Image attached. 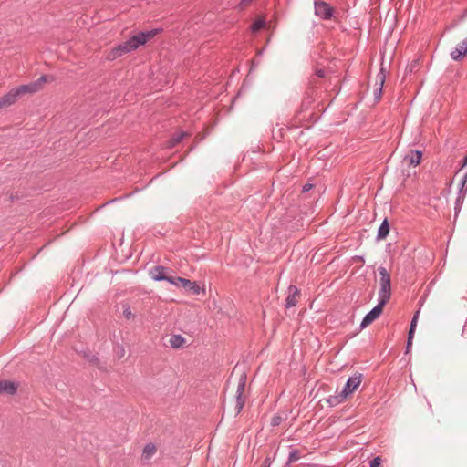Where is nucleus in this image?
<instances>
[{"mask_svg":"<svg viewBox=\"0 0 467 467\" xmlns=\"http://www.w3.org/2000/svg\"><path fill=\"white\" fill-rule=\"evenodd\" d=\"M383 94V86H379L374 90V103L379 102Z\"/></svg>","mask_w":467,"mask_h":467,"instance_id":"27","label":"nucleus"},{"mask_svg":"<svg viewBox=\"0 0 467 467\" xmlns=\"http://www.w3.org/2000/svg\"><path fill=\"white\" fill-rule=\"evenodd\" d=\"M315 15L323 20H330L334 17L335 8L324 0L314 1Z\"/></svg>","mask_w":467,"mask_h":467,"instance_id":"4","label":"nucleus"},{"mask_svg":"<svg viewBox=\"0 0 467 467\" xmlns=\"http://www.w3.org/2000/svg\"><path fill=\"white\" fill-rule=\"evenodd\" d=\"M420 68V59H414L411 61V63L407 66L406 67V74L407 73H414L417 72Z\"/></svg>","mask_w":467,"mask_h":467,"instance_id":"25","label":"nucleus"},{"mask_svg":"<svg viewBox=\"0 0 467 467\" xmlns=\"http://www.w3.org/2000/svg\"><path fill=\"white\" fill-rule=\"evenodd\" d=\"M169 343L173 348H180L184 346L186 340L181 335H172L169 339Z\"/></svg>","mask_w":467,"mask_h":467,"instance_id":"17","label":"nucleus"},{"mask_svg":"<svg viewBox=\"0 0 467 467\" xmlns=\"http://www.w3.org/2000/svg\"><path fill=\"white\" fill-rule=\"evenodd\" d=\"M422 151L419 150H410L403 158V162L408 166H418L422 161Z\"/></svg>","mask_w":467,"mask_h":467,"instance_id":"12","label":"nucleus"},{"mask_svg":"<svg viewBox=\"0 0 467 467\" xmlns=\"http://www.w3.org/2000/svg\"><path fill=\"white\" fill-rule=\"evenodd\" d=\"M125 355V349L123 347L120 348L119 357L122 358Z\"/></svg>","mask_w":467,"mask_h":467,"instance_id":"38","label":"nucleus"},{"mask_svg":"<svg viewBox=\"0 0 467 467\" xmlns=\"http://www.w3.org/2000/svg\"><path fill=\"white\" fill-rule=\"evenodd\" d=\"M379 302L386 305L391 296L390 275L385 267L379 268Z\"/></svg>","mask_w":467,"mask_h":467,"instance_id":"1","label":"nucleus"},{"mask_svg":"<svg viewBox=\"0 0 467 467\" xmlns=\"http://www.w3.org/2000/svg\"><path fill=\"white\" fill-rule=\"evenodd\" d=\"M462 180H465V188L467 189V172L463 176Z\"/></svg>","mask_w":467,"mask_h":467,"instance_id":"42","label":"nucleus"},{"mask_svg":"<svg viewBox=\"0 0 467 467\" xmlns=\"http://www.w3.org/2000/svg\"><path fill=\"white\" fill-rule=\"evenodd\" d=\"M24 197V195L22 193H20L19 192H13L11 195H10V201L11 202H15L16 200H20Z\"/></svg>","mask_w":467,"mask_h":467,"instance_id":"32","label":"nucleus"},{"mask_svg":"<svg viewBox=\"0 0 467 467\" xmlns=\"http://www.w3.org/2000/svg\"><path fill=\"white\" fill-rule=\"evenodd\" d=\"M315 184L314 183H310V182H306L303 188H302V191H301V193L302 194H305L306 192H308L309 191L313 190L315 188Z\"/></svg>","mask_w":467,"mask_h":467,"instance_id":"31","label":"nucleus"},{"mask_svg":"<svg viewBox=\"0 0 467 467\" xmlns=\"http://www.w3.org/2000/svg\"><path fill=\"white\" fill-rule=\"evenodd\" d=\"M265 25H266L265 19H264V18L256 19L251 24L250 29H251L252 33L255 34V33L259 32L260 30H262L265 26Z\"/></svg>","mask_w":467,"mask_h":467,"instance_id":"20","label":"nucleus"},{"mask_svg":"<svg viewBox=\"0 0 467 467\" xmlns=\"http://www.w3.org/2000/svg\"><path fill=\"white\" fill-rule=\"evenodd\" d=\"M54 80V77L51 75H42L37 80L33 81V84L36 85V91H39L43 85L47 82Z\"/></svg>","mask_w":467,"mask_h":467,"instance_id":"21","label":"nucleus"},{"mask_svg":"<svg viewBox=\"0 0 467 467\" xmlns=\"http://www.w3.org/2000/svg\"><path fill=\"white\" fill-rule=\"evenodd\" d=\"M377 78L379 81L380 86H384V83H385V80H386V74H385V69H384V67L382 66L380 67L379 72L377 75Z\"/></svg>","mask_w":467,"mask_h":467,"instance_id":"28","label":"nucleus"},{"mask_svg":"<svg viewBox=\"0 0 467 467\" xmlns=\"http://www.w3.org/2000/svg\"><path fill=\"white\" fill-rule=\"evenodd\" d=\"M467 17V8L463 10V12L458 16L457 18H454L451 23V26L448 27V28H453L455 27L460 22H462V20H464L465 18Z\"/></svg>","mask_w":467,"mask_h":467,"instance_id":"26","label":"nucleus"},{"mask_svg":"<svg viewBox=\"0 0 467 467\" xmlns=\"http://www.w3.org/2000/svg\"><path fill=\"white\" fill-rule=\"evenodd\" d=\"M463 331H464V326L463 325H460L459 327H458V335L459 336H462L463 335Z\"/></svg>","mask_w":467,"mask_h":467,"instance_id":"37","label":"nucleus"},{"mask_svg":"<svg viewBox=\"0 0 467 467\" xmlns=\"http://www.w3.org/2000/svg\"><path fill=\"white\" fill-rule=\"evenodd\" d=\"M36 85L32 82L25 85H20L12 88L8 93L14 102V104L26 94L36 93Z\"/></svg>","mask_w":467,"mask_h":467,"instance_id":"6","label":"nucleus"},{"mask_svg":"<svg viewBox=\"0 0 467 467\" xmlns=\"http://www.w3.org/2000/svg\"><path fill=\"white\" fill-rule=\"evenodd\" d=\"M385 234H382V235H379V239H384L385 238Z\"/></svg>","mask_w":467,"mask_h":467,"instance_id":"43","label":"nucleus"},{"mask_svg":"<svg viewBox=\"0 0 467 467\" xmlns=\"http://www.w3.org/2000/svg\"><path fill=\"white\" fill-rule=\"evenodd\" d=\"M317 92V89L315 88V86L311 85L309 86L305 93H304V97H303V99L301 101V105L299 107V109H297L296 111V119H298V120L301 122V121H304L305 119V116H302L303 113L309 109L311 105L314 103L315 101V93Z\"/></svg>","mask_w":467,"mask_h":467,"instance_id":"3","label":"nucleus"},{"mask_svg":"<svg viewBox=\"0 0 467 467\" xmlns=\"http://www.w3.org/2000/svg\"><path fill=\"white\" fill-rule=\"evenodd\" d=\"M170 283L176 287H182L193 295H199L202 291H204L196 282L182 277H173V279H170Z\"/></svg>","mask_w":467,"mask_h":467,"instance_id":"5","label":"nucleus"},{"mask_svg":"<svg viewBox=\"0 0 467 467\" xmlns=\"http://www.w3.org/2000/svg\"><path fill=\"white\" fill-rule=\"evenodd\" d=\"M279 420H280V418H278V417L277 418H274L273 419V424L274 425H277L279 423Z\"/></svg>","mask_w":467,"mask_h":467,"instance_id":"40","label":"nucleus"},{"mask_svg":"<svg viewBox=\"0 0 467 467\" xmlns=\"http://www.w3.org/2000/svg\"><path fill=\"white\" fill-rule=\"evenodd\" d=\"M462 47L467 51V38L462 41Z\"/></svg>","mask_w":467,"mask_h":467,"instance_id":"41","label":"nucleus"},{"mask_svg":"<svg viewBox=\"0 0 467 467\" xmlns=\"http://www.w3.org/2000/svg\"><path fill=\"white\" fill-rule=\"evenodd\" d=\"M300 296V291L297 289V287L294 285H290L288 287V296L286 297V307H293L295 306Z\"/></svg>","mask_w":467,"mask_h":467,"instance_id":"15","label":"nucleus"},{"mask_svg":"<svg viewBox=\"0 0 467 467\" xmlns=\"http://www.w3.org/2000/svg\"><path fill=\"white\" fill-rule=\"evenodd\" d=\"M315 75L320 78H325L326 76V73H325V70L323 68H317L315 70Z\"/></svg>","mask_w":467,"mask_h":467,"instance_id":"35","label":"nucleus"},{"mask_svg":"<svg viewBox=\"0 0 467 467\" xmlns=\"http://www.w3.org/2000/svg\"><path fill=\"white\" fill-rule=\"evenodd\" d=\"M372 223H370L371 228L368 231H374L375 230V227L372 228ZM367 231H368L367 229H363V230H359L358 233L361 234L362 232H367Z\"/></svg>","mask_w":467,"mask_h":467,"instance_id":"39","label":"nucleus"},{"mask_svg":"<svg viewBox=\"0 0 467 467\" xmlns=\"http://www.w3.org/2000/svg\"><path fill=\"white\" fill-rule=\"evenodd\" d=\"M13 104H14V102H13L8 92L6 94H5L4 96L0 97V110L3 109L4 108H7Z\"/></svg>","mask_w":467,"mask_h":467,"instance_id":"23","label":"nucleus"},{"mask_svg":"<svg viewBox=\"0 0 467 467\" xmlns=\"http://www.w3.org/2000/svg\"><path fill=\"white\" fill-rule=\"evenodd\" d=\"M18 384L10 380H0V395H14Z\"/></svg>","mask_w":467,"mask_h":467,"instance_id":"14","label":"nucleus"},{"mask_svg":"<svg viewBox=\"0 0 467 467\" xmlns=\"http://www.w3.org/2000/svg\"><path fill=\"white\" fill-rule=\"evenodd\" d=\"M297 459H298V456H297L296 451H293V452L290 453V455H289V461L290 462L296 461Z\"/></svg>","mask_w":467,"mask_h":467,"instance_id":"36","label":"nucleus"},{"mask_svg":"<svg viewBox=\"0 0 467 467\" xmlns=\"http://www.w3.org/2000/svg\"><path fill=\"white\" fill-rule=\"evenodd\" d=\"M467 56V51L462 46L456 47L451 53V57L455 61H462Z\"/></svg>","mask_w":467,"mask_h":467,"instance_id":"19","label":"nucleus"},{"mask_svg":"<svg viewBox=\"0 0 467 467\" xmlns=\"http://www.w3.org/2000/svg\"><path fill=\"white\" fill-rule=\"evenodd\" d=\"M171 270L164 266L157 265L152 267L149 275L154 281L166 280L170 283V279H173V276L170 275Z\"/></svg>","mask_w":467,"mask_h":467,"instance_id":"10","label":"nucleus"},{"mask_svg":"<svg viewBox=\"0 0 467 467\" xmlns=\"http://www.w3.org/2000/svg\"><path fill=\"white\" fill-rule=\"evenodd\" d=\"M418 314L419 313H417L414 316V317L412 318L411 323H410V327L409 336H408V343H407V349L408 350H409V348L412 345V339H413L414 332H415L416 326H417Z\"/></svg>","mask_w":467,"mask_h":467,"instance_id":"18","label":"nucleus"},{"mask_svg":"<svg viewBox=\"0 0 467 467\" xmlns=\"http://www.w3.org/2000/svg\"><path fill=\"white\" fill-rule=\"evenodd\" d=\"M384 304L379 302V304L370 311L368 312L365 317L363 318L361 322V327H367L369 326L374 320H376L382 313Z\"/></svg>","mask_w":467,"mask_h":467,"instance_id":"11","label":"nucleus"},{"mask_svg":"<svg viewBox=\"0 0 467 467\" xmlns=\"http://www.w3.org/2000/svg\"><path fill=\"white\" fill-rule=\"evenodd\" d=\"M390 224L388 218H385L377 229V234H389Z\"/></svg>","mask_w":467,"mask_h":467,"instance_id":"24","label":"nucleus"},{"mask_svg":"<svg viewBox=\"0 0 467 467\" xmlns=\"http://www.w3.org/2000/svg\"><path fill=\"white\" fill-rule=\"evenodd\" d=\"M156 451H157L156 446L152 443H149L143 449V457L145 459H150L156 453Z\"/></svg>","mask_w":467,"mask_h":467,"instance_id":"22","label":"nucleus"},{"mask_svg":"<svg viewBox=\"0 0 467 467\" xmlns=\"http://www.w3.org/2000/svg\"><path fill=\"white\" fill-rule=\"evenodd\" d=\"M381 459L379 457L374 458L370 462V467H380Z\"/></svg>","mask_w":467,"mask_h":467,"instance_id":"33","label":"nucleus"},{"mask_svg":"<svg viewBox=\"0 0 467 467\" xmlns=\"http://www.w3.org/2000/svg\"><path fill=\"white\" fill-rule=\"evenodd\" d=\"M123 316L126 319L130 320L135 318V314L131 311L130 307H126L123 310Z\"/></svg>","mask_w":467,"mask_h":467,"instance_id":"29","label":"nucleus"},{"mask_svg":"<svg viewBox=\"0 0 467 467\" xmlns=\"http://www.w3.org/2000/svg\"><path fill=\"white\" fill-rule=\"evenodd\" d=\"M252 1L253 0H241V2L236 5V8L244 10L252 3Z\"/></svg>","mask_w":467,"mask_h":467,"instance_id":"30","label":"nucleus"},{"mask_svg":"<svg viewBox=\"0 0 467 467\" xmlns=\"http://www.w3.org/2000/svg\"><path fill=\"white\" fill-rule=\"evenodd\" d=\"M246 384V378L244 375H241L236 390V400H235V412L239 413L244 405V389Z\"/></svg>","mask_w":467,"mask_h":467,"instance_id":"9","label":"nucleus"},{"mask_svg":"<svg viewBox=\"0 0 467 467\" xmlns=\"http://www.w3.org/2000/svg\"><path fill=\"white\" fill-rule=\"evenodd\" d=\"M319 119V117H318V116H316V114H315L314 112H312V113L307 117L306 121H309V122L314 123V122L317 121V119ZM304 120H306V119H305Z\"/></svg>","mask_w":467,"mask_h":467,"instance_id":"34","label":"nucleus"},{"mask_svg":"<svg viewBox=\"0 0 467 467\" xmlns=\"http://www.w3.org/2000/svg\"><path fill=\"white\" fill-rule=\"evenodd\" d=\"M362 374L357 373L348 379L343 390L340 393V397L347 399L350 396L361 384Z\"/></svg>","mask_w":467,"mask_h":467,"instance_id":"7","label":"nucleus"},{"mask_svg":"<svg viewBox=\"0 0 467 467\" xmlns=\"http://www.w3.org/2000/svg\"><path fill=\"white\" fill-rule=\"evenodd\" d=\"M190 136H191V134L189 132L180 130V131L174 133L169 140H167L166 148L173 149L179 143H181L183 140V139L190 137Z\"/></svg>","mask_w":467,"mask_h":467,"instance_id":"13","label":"nucleus"},{"mask_svg":"<svg viewBox=\"0 0 467 467\" xmlns=\"http://www.w3.org/2000/svg\"><path fill=\"white\" fill-rule=\"evenodd\" d=\"M134 51V47L129 45V39L125 42L116 46L114 48L110 50L109 55L107 56V59L109 61H113L118 57H122L123 55Z\"/></svg>","mask_w":467,"mask_h":467,"instance_id":"8","label":"nucleus"},{"mask_svg":"<svg viewBox=\"0 0 467 467\" xmlns=\"http://www.w3.org/2000/svg\"><path fill=\"white\" fill-rule=\"evenodd\" d=\"M466 192H467V189L465 188V180H462L461 181L460 189H459V192H458V197H457L456 202H455V208L454 209H455V214L456 215L459 213V211L461 209V206H462V204L463 202Z\"/></svg>","mask_w":467,"mask_h":467,"instance_id":"16","label":"nucleus"},{"mask_svg":"<svg viewBox=\"0 0 467 467\" xmlns=\"http://www.w3.org/2000/svg\"><path fill=\"white\" fill-rule=\"evenodd\" d=\"M162 31L163 29L161 27L153 28L148 31H140L138 34L133 35L129 38V45L134 47V50H136L140 47L145 46L149 41L153 39Z\"/></svg>","mask_w":467,"mask_h":467,"instance_id":"2","label":"nucleus"}]
</instances>
